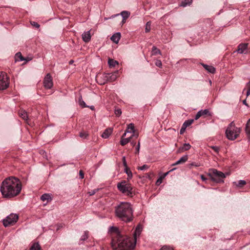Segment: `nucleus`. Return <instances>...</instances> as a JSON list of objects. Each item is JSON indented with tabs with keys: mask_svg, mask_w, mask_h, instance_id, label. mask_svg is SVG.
I'll return each instance as SVG.
<instances>
[{
	"mask_svg": "<svg viewBox=\"0 0 250 250\" xmlns=\"http://www.w3.org/2000/svg\"><path fill=\"white\" fill-rule=\"evenodd\" d=\"M141 231V228L137 226L133 233V237L118 235L117 240L113 239L111 242L112 248L115 250H133L136 244L137 236Z\"/></svg>",
	"mask_w": 250,
	"mask_h": 250,
	"instance_id": "f257e3e1",
	"label": "nucleus"
},
{
	"mask_svg": "<svg viewBox=\"0 0 250 250\" xmlns=\"http://www.w3.org/2000/svg\"><path fill=\"white\" fill-rule=\"evenodd\" d=\"M21 189L20 181L17 178L10 177L5 179L0 186V191L3 197L11 198L18 195Z\"/></svg>",
	"mask_w": 250,
	"mask_h": 250,
	"instance_id": "f03ea898",
	"label": "nucleus"
},
{
	"mask_svg": "<svg viewBox=\"0 0 250 250\" xmlns=\"http://www.w3.org/2000/svg\"><path fill=\"white\" fill-rule=\"evenodd\" d=\"M133 210L128 202H121L115 208L116 216L125 223L131 222L133 219Z\"/></svg>",
	"mask_w": 250,
	"mask_h": 250,
	"instance_id": "7ed1b4c3",
	"label": "nucleus"
},
{
	"mask_svg": "<svg viewBox=\"0 0 250 250\" xmlns=\"http://www.w3.org/2000/svg\"><path fill=\"white\" fill-rule=\"evenodd\" d=\"M241 132V128L237 127L234 122H231L227 127L225 131L226 137L231 141H233L239 137Z\"/></svg>",
	"mask_w": 250,
	"mask_h": 250,
	"instance_id": "20e7f679",
	"label": "nucleus"
},
{
	"mask_svg": "<svg viewBox=\"0 0 250 250\" xmlns=\"http://www.w3.org/2000/svg\"><path fill=\"white\" fill-rule=\"evenodd\" d=\"M117 188L119 191L128 196L132 197L134 194L133 188L126 181H122L117 184Z\"/></svg>",
	"mask_w": 250,
	"mask_h": 250,
	"instance_id": "39448f33",
	"label": "nucleus"
},
{
	"mask_svg": "<svg viewBox=\"0 0 250 250\" xmlns=\"http://www.w3.org/2000/svg\"><path fill=\"white\" fill-rule=\"evenodd\" d=\"M209 179H207L203 175L201 176V179L203 181H209L211 184L219 183V171L215 169H210L208 171Z\"/></svg>",
	"mask_w": 250,
	"mask_h": 250,
	"instance_id": "423d86ee",
	"label": "nucleus"
},
{
	"mask_svg": "<svg viewBox=\"0 0 250 250\" xmlns=\"http://www.w3.org/2000/svg\"><path fill=\"white\" fill-rule=\"evenodd\" d=\"M118 71H116L111 73H104L101 76V78L103 79V81L101 82L100 84H104L108 82H111L115 81L118 77Z\"/></svg>",
	"mask_w": 250,
	"mask_h": 250,
	"instance_id": "0eeeda50",
	"label": "nucleus"
},
{
	"mask_svg": "<svg viewBox=\"0 0 250 250\" xmlns=\"http://www.w3.org/2000/svg\"><path fill=\"white\" fill-rule=\"evenodd\" d=\"M18 218L19 216L17 214L11 213L3 219V225L5 227L13 225L17 222Z\"/></svg>",
	"mask_w": 250,
	"mask_h": 250,
	"instance_id": "6e6552de",
	"label": "nucleus"
},
{
	"mask_svg": "<svg viewBox=\"0 0 250 250\" xmlns=\"http://www.w3.org/2000/svg\"><path fill=\"white\" fill-rule=\"evenodd\" d=\"M9 84V79L6 73L0 72V90L6 89Z\"/></svg>",
	"mask_w": 250,
	"mask_h": 250,
	"instance_id": "1a4fd4ad",
	"label": "nucleus"
},
{
	"mask_svg": "<svg viewBox=\"0 0 250 250\" xmlns=\"http://www.w3.org/2000/svg\"><path fill=\"white\" fill-rule=\"evenodd\" d=\"M44 87L47 89H50L53 86L52 77L49 73L46 74L43 80Z\"/></svg>",
	"mask_w": 250,
	"mask_h": 250,
	"instance_id": "9d476101",
	"label": "nucleus"
},
{
	"mask_svg": "<svg viewBox=\"0 0 250 250\" xmlns=\"http://www.w3.org/2000/svg\"><path fill=\"white\" fill-rule=\"evenodd\" d=\"M83 40L85 42H88L90 41L91 39V35L90 33V31H88L86 32H84L82 35Z\"/></svg>",
	"mask_w": 250,
	"mask_h": 250,
	"instance_id": "9b49d317",
	"label": "nucleus"
},
{
	"mask_svg": "<svg viewBox=\"0 0 250 250\" xmlns=\"http://www.w3.org/2000/svg\"><path fill=\"white\" fill-rule=\"evenodd\" d=\"M15 59L16 62L18 61H26V62H28L30 60L29 58H24L21 55V52H18L15 55Z\"/></svg>",
	"mask_w": 250,
	"mask_h": 250,
	"instance_id": "f8f14e48",
	"label": "nucleus"
},
{
	"mask_svg": "<svg viewBox=\"0 0 250 250\" xmlns=\"http://www.w3.org/2000/svg\"><path fill=\"white\" fill-rule=\"evenodd\" d=\"M247 49V44L246 43L244 44H240L238 46V49L237 50V52L238 53L242 54L245 53Z\"/></svg>",
	"mask_w": 250,
	"mask_h": 250,
	"instance_id": "ddd939ff",
	"label": "nucleus"
},
{
	"mask_svg": "<svg viewBox=\"0 0 250 250\" xmlns=\"http://www.w3.org/2000/svg\"><path fill=\"white\" fill-rule=\"evenodd\" d=\"M201 65L208 72L210 73H214L215 72V68L211 65L205 64L204 63H201Z\"/></svg>",
	"mask_w": 250,
	"mask_h": 250,
	"instance_id": "4468645a",
	"label": "nucleus"
},
{
	"mask_svg": "<svg viewBox=\"0 0 250 250\" xmlns=\"http://www.w3.org/2000/svg\"><path fill=\"white\" fill-rule=\"evenodd\" d=\"M121 38V33L119 32L114 34L111 37V40L114 42L117 43H118Z\"/></svg>",
	"mask_w": 250,
	"mask_h": 250,
	"instance_id": "2eb2a0df",
	"label": "nucleus"
},
{
	"mask_svg": "<svg viewBox=\"0 0 250 250\" xmlns=\"http://www.w3.org/2000/svg\"><path fill=\"white\" fill-rule=\"evenodd\" d=\"M188 159V155H184L182 156L179 160L176 161L174 164H172V166H175L179 164H183L186 162Z\"/></svg>",
	"mask_w": 250,
	"mask_h": 250,
	"instance_id": "dca6fc26",
	"label": "nucleus"
},
{
	"mask_svg": "<svg viewBox=\"0 0 250 250\" xmlns=\"http://www.w3.org/2000/svg\"><path fill=\"white\" fill-rule=\"evenodd\" d=\"M126 132H127L128 133H133V134H134V136H135L136 137H137L138 136V134H134V125L133 124H130L128 125L127 128L125 130Z\"/></svg>",
	"mask_w": 250,
	"mask_h": 250,
	"instance_id": "f3484780",
	"label": "nucleus"
},
{
	"mask_svg": "<svg viewBox=\"0 0 250 250\" xmlns=\"http://www.w3.org/2000/svg\"><path fill=\"white\" fill-rule=\"evenodd\" d=\"M20 116L24 120L27 121L28 116L27 113L24 110H21L19 112Z\"/></svg>",
	"mask_w": 250,
	"mask_h": 250,
	"instance_id": "a211bd4d",
	"label": "nucleus"
},
{
	"mask_svg": "<svg viewBox=\"0 0 250 250\" xmlns=\"http://www.w3.org/2000/svg\"><path fill=\"white\" fill-rule=\"evenodd\" d=\"M134 135V134H132L130 137H128L127 138H121L120 144L123 146H125L126 144H127V143L131 141V139Z\"/></svg>",
	"mask_w": 250,
	"mask_h": 250,
	"instance_id": "6ab92c4d",
	"label": "nucleus"
},
{
	"mask_svg": "<svg viewBox=\"0 0 250 250\" xmlns=\"http://www.w3.org/2000/svg\"><path fill=\"white\" fill-rule=\"evenodd\" d=\"M111 132H112L111 129H110V128L106 129L104 130V131L102 134V137L103 138H105V139L109 137V136L111 134Z\"/></svg>",
	"mask_w": 250,
	"mask_h": 250,
	"instance_id": "aec40b11",
	"label": "nucleus"
},
{
	"mask_svg": "<svg viewBox=\"0 0 250 250\" xmlns=\"http://www.w3.org/2000/svg\"><path fill=\"white\" fill-rule=\"evenodd\" d=\"M29 250H42V249L39 243L35 242L32 244Z\"/></svg>",
	"mask_w": 250,
	"mask_h": 250,
	"instance_id": "412c9836",
	"label": "nucleus"
},
{
	"mask_svg": "<svg viewBox=\"0 0 250 250\" xmlns=\"http://www.w3.org/2000/svg\"><path fill=\"white\" fill-rule=\"evenodd\" d=\"M230 174V172L229 171H227L225 173L220 171V184L224 182V181L222 180V179L226 178L227 176L229 175Z\"/></svg>",
	"mask_w": 250,
	"mask_h": 250,
	"instance_id": "4be33fe9",
	"label": "nucleus"
},
{
	"mask_svg": "<svg viewBox=\"0 0 250 250\" xmlns=\"http://www.w3.org/2000/svg\"><path fill=\"white\" fill-rule=\"evenodd\" d=\"M108 64L110 67H114L116 65L119 64L118 62L113 59H109Z\"/></svg>",
	"mask_w": 250,
	"mask_h": 250,
	"instance_id": "5701e85b",
	"label": "nucleus"
},
{
	"mask_svg": "<svg viewBox=\"0 0 250 250\" xmlns=\"http://www.w3.org/2000/svg\"><path fill=\"white\" fill-rule=\"evenodd\" d=\"M233 184L236 187L239 188H242L246 184V182L245 180H240L237 182H234Z\"/></svg>",
	"mask_w": 250,
	"mask_h": 250,
	"instance_id": "b1692460",
	"label": "nucleus"
},
{
	"mask_svg": "<svg viewBox=\"0 0 250 250\" xmlns=\"http://www.w3.org/2000/svg\"><path fill=\"white\" fill-rule=\"evenodd\" d=\"M125 172L127 175V180H130L132 177V173L128 167H125Z\"/></svg>",
	"mask_w": 250,
	"mask_h": 250,
	"instance_id": "393cba45",
	"label": "nucleus"
},
{
	"mask_svg": "<svg viewBox=\"0 0 250 250\" xmlns=\"http://www.w3.org/2000/svg\"><path fill=\"white\" fill-rule=\"evenodd\" d=\"M191 147V146L189 143L184 144L182 147L180 148V149L182 151H187L189 150Z\"/></svg>",
	"mask_w": 250,
	"mask_h": 250,
	"instance_id": "a878e982",
	"label": "nucleus"
},
{
	"mask_svg": "<svg viewBox=\"0 0 250 250\" xmlns=\"http://www.w3.org/2000/svg\"><path fill=\"white\" fill-rule=\"evenodd\" d=\"M119 14L122 16L123 19L125 20H126L130 16V12L127 11H123Z\"/></svg>",
	"mask_w": 250,
	"mask_h": 250,
	"instance_id": "bb28decb",
	"label": "nucleus"
},
{
	"mask_svg": "<svg viewBox=\"0 0 250 250\" xmlns=\"http://www.w3.org/2000/svg\"><path fill=\"white\" fill-rule=\"evenodd\" d=\"M245 130L248 136L250 138V119L247 122Z\"/></svg>",
	"mask_w": 250,
	"mask_h": 250,
	"instance_id": "cd10ccee",
	"label": "nucleus"
},
{
	"mask_svg": "<svg viewBox=\"0 0 250 250\" xmlns=\"http://www.w3.org/2000/svg\"><path fill=\"white\" fill-rule=\"evenodd\" d=\"M201 113V117L204 116L205 117L207 116H210L209 110L208 109L201 110L199 111Z\"/></svg>",
	"mask_w": 250,
	"mask_h": 250,
	"instance_id": "c85d7f7f",
	"label": "nucleus"
},
{
	"mask_svg": "<svg viewBox=\"0 0 250 250\" xmlns=\"http://www.w3.org/2000/svg\"><path fill=\"white\" fill-rule=\"evenodd\" d=\"M41 199L42 201H47V202L49 200H51L50 196L48 194H46V193L42 195L41 197Z\"/></svg>",
	"mask_w": 250,
	"mask_h": 250,
	"instance_id": "c756f323",
	"label": "nucleus"
},
{
	"mask_svg": "<svg viewBox=\"0 0 250 250\" xmlns=\"http://www.w3.org/2000/svg\"><path fill=\"white\" fill-rule=\"evenodd\" d=\"M89 134L88 133L83 130L82 131L79 133V136L83 139H85L87 138Z\"/></svg>",
	"mask_w": 250,
	"mask_h": 250,
	"instance_id": "7c9ffc66",
	"label": "nucleus"
},
{
	"mask_svg": "<svg viewBox=\"0 0 250 250\" xmlns=\"http://www.w3.org/2000/svg\"><path fill=\"white\" fill-rule=\"evenodd\" d=\"M193 119L186 120L183 124V125L187 128V127L193 123Z\"/></svg>",
	"mask_w": 250,
	"mask_h": 250,
	"instance_id": "2f4dec72",
	"label": "nucleus"
},
{
	"mask_svg": "<svg viewBox=\"0 0 250 250\" xmlns=\"http://www.w3.org/2000/svg\"><path fill=\"white\" fill-rule=\"evenodd\" d=\"M152 55H156L157 54H161L160 50L155 46H153L152 47Z\"/></svg>",
	"mask_w": 250,
	"mask_h": 250,
	"instance_id": "473e14b6",
	"label": "nucleus"
},
{
	"mask_svg": "<svg viewBox=\"0 0 250 250\" xmlns=\"http://www.w3.org/2000/svg\"><path fill=\"white\" fill-rule=\"evenodd\" d=\"M78 102L80 106L82 107H86L87 106L86 105L85 102L83 100L82 96L79 98Z\"/></svg>",
	"mask_w": 250,
	"mask_h": 250,
	"instance_id": "72a5a7b5",
	"label": "nucleus"
},
{
	"mask_svg": "<svg viewBox=\"0 0 250 250\" xmlns=\"http://www.w3.org/2000/svg\"><path fill=\"white\" fill-rule=\"evenodd\" d=\"M151 29V22L150 21H148L146 22L145 28V32L146 33H148L150 31Z\"/></svg>",
	"mask_w": 250,
	"mask_h": 250,
	"instance_id": "f704fd0d",
	"label": "nucleus"
},
{
	"mask_svg": "<svg viewBox=\"0 0 250 250\" xmlns=\"http://www.w3.org/2000/svg\"><path fill=\"white\" fill-rule=\"evenodd\" d=\"M88 231H84V234L81 236L80 240L81 241H84L88 238Z\"/></svg>",
	"mask_w": 250,
	"mask_h": 250,
	"instance_id": "c9c22d12",
	"label": "nucleus"
},
{
	"mask_svg": "<svg viewBox=\"0 0 250 250\" xmlns=\"http://www.w3.org/2000/svg\"><path fill=\"white\" fill-rule=\"evenodd\" d=\"M114 113L117 116H120L122 114V110L120 108L115 109Z\"/></svg>",
	"mask_w": 250,
	"mask_h": 250,
	"instance_id": "e433bc0d",
	"label": "nucleus"
},
{
	"mask_svg": "<svg viewBox=\"0 0 250 250\" xmlns=\"http://www.w3.org/2000/svg\"><path fill=\"white\" fill-rule=\"evenodd\" d=\"M149 167L147 165H144L142 167H140L138 168V169L141 170H145L147 168H148Z\"/></svg>",
	"mask_w": 250,
	"mask_h": 250,
	"instance_id": "4c0bfd02",
	"label": "nucleus"
},
{
	"mask_svg": "<svg viewBox=\"0 0 250 250\" xmlns=\"http://www.w3.org/2000/svg\"><path fill=\"white\" fill-rule=\"evenodd\" d=\"M30 23L32 26L35 27L37 28H39L40 27V25L35 21H30Z\"/></svg>",
	"mask_w": 250,
	"mask_h": 250,
	"instance_id": "58836bf2",
	"label": "nucleus"
},
{
	"mask_svg": "<svg viewBox=\"0 0 250 250\" xmlns=\"http://www.w3.org/2000/svg\"><path fill=\"white\" fill-rule=\"evenodd\" d=\"M99 189H93V190H92L88 192V193L90 195V196H92V195H94L96 192Z\"/></svg>",
	"mask_w": 250,
	"mask_h": 250,
	"instance_id": "ea45409f",
	"label": "nucleus"
},
{
	"mask_svg": "<svg viewBox=\"0 0 250 250\" xmlns=\"http://www.w3.org/2000/svg\"><path fill=\"white\" fill-rule=\"evenodd\" d=\"M155 65L159 67H161L162 66L161 61L160 60H157L155 62Z\"/></svg>",
	"mask_w": 250,
	"mask_h": 250,
	"instance_id": "a19ab883",
	"label": "nucleus"
},
{
	"mask_svg": "<svg viewBox=\"0 0 250 250\" xmlns=\"http://www.w3.org/2000/svg\"><path fill=\"white\" fill-rule=\"evenodd\" d=\"M122 161H123V165L125 167H127L125 156L123 157Z\"/></svg>",
	"mask_w": 250,
	"mask_h": 250,
	"instance_id": "79ce46f5",
	"label": "nucleus"
},
{
	"mask_svg": "<svg viewBox=\"0 0 250 250\" xmlns=\"http://www.w3.org/2000/svg\"><path fill=\"white\" fill-rule=\"evenodd\" d=\"M186 129V127H185V126H184L183 125L182 126V127L180 129V133L181 134H182L184 133V132L185 131V130Z\"/></svg>",
	"mask_w": 250,
	"mask_h": 250,
	"instance_id": "37998d69",
	"label": "nucleus"
},
{
	"mask_svg": "<svg viewBox=\"0 0 250 250\" xmlns=\"http://www.w3.org/2000/svg\"><path fill=\"white\" fill-rule=\"evenodd\" d=\"M79 175L81 179H83L84 178V173L83 170H81L79 171Z\"/></svg>",
	"mask_w": 250,
	"mask_h": 250,
	"instance_id": "c03bdc74",
	"label": "nucleus"
},
{
	"mask_svg": "<svg viewBox=\"0 0 250 250\" xmlns=\"http://www.w3.org/2000/svg\"><path fill=\"white\" fill-rule=\"evenodd\" d=\"M201 113L199 112V111H198L196 115H195V120H197L200 117H201Z\"/></svg>",
	"mask_w": 250,
	"mask_h": 250,
	"instance_id": "a18cd8bd",
	"label": "nucleus"
},
{
	"mask_svg": "<svg viewBox=\"0 0 250 250\" xmlns=\"http://www.w3.org/2000/svg\"><path fill=\"white\" fill-rule=\"evenodd\" d=\"M211 148L216 152H219V147L217 146H211Z\"/></svg>",
	"mask_w": 250,
	"mask_h": 250,
	"instance_id": "49530a36",
	"label": "nucleus"
},
{
	"mask_svg": "<svg viewBox=\"0 0 250 250\" xmlns=\"http://www.w3.org/2000/svg\"><path fill=\"white\" fill-rule=\"evenodd\" d=\"M110 230L111 231L116 232L118 231V228L115 227H111Z\"/></svg>",
	"mask_w": 250,
	"mask_h": 250,
	"instance_id": "de8ad7c7",
	"label": "nucleus"
},
{
	"mask_svg": "<svg viewBox=\"0 0 250 250\" xmlns=\"http://www.w3.org/2000/svg\"><path fill=\"white\" fill-rule=\"evenodd\" d=\"M188 4V3L187 2V0H185V1H182L181 5L183 6H186Z\"/></svg>",
	"mask_w": 250,
	"mask_h": 250,
	"instance_id": "09e8293b",
	"label": "nucleus"
},
{
	"mask_svg": "<svg viewBox=\"0 0 250 250\" xmlns=\"http://www.w3.org/2000/svg\"><path fill=\"white\" fill-rule=\"evenodd\" d=\"M176 168H174L171 170H170L169 171L165 173L164 174V176L163 177V178H164L165 177H166L170 172L173 171V170L175 169Z\"/></svg>",
	"mask_w": 250,
	"mask_h": 250,
	"instance_id": "8fccbe9b",
	"label": "nucleus"
},
{
	"mask_svg": "<svg viewBox=\"0 0 250 250\" xmlns=\"http://www.w3.org/2000/svg\"><path fill=\"white\" fill-rule=\"evenodd\" d=\"M119 15H120L119 14H115V15H112L110 18H105V20H108V19H109L114 18H115V17L118 16Z\"/></svg>",
	"mask_w": 250,
	"mask_h": 250,
	"instance_id": "3c124183",
	"label": "nucleus"
},
{
	"mask_svg": "<svg viewBox=\"0 0 250 250\" xmlns=\"http://www.w3.org/2000/svg\"><path fill=\"white\" fill-rule=\"evenodd\" d=\"M139 149H140V142L138 143L137 146L136 147V152H135L136 153H139Z\"/></svg>",
	"mask_w": 250,
	"mask_h": 250,
	"instance_id": "603ef678",
	"label": "nucleus"
},
{
	"mask_svg": "<svg viewBox=\"0 0 250 250\" xmlns=\"http://www.w3.org/2000/svg\"><path fill=\"white\" fill-rule=\"evenodd\" d=\"M126 133H128L127 132H126V131H125V133L123 134L121 138H125V136H126Z\"/></svg>",
	"mask_w": 250,
	"mask_h": 250,
	"instance_id": "864d4df0",
	"label": "nucleus"
},
{
	"mask_svg": "<svg viewBox=\"0 0 250 250\" xmlns=\"http://www.w3.org/2000/svg\"><path fill=\"white\" fill-rule=\"evenodd\" d=\"M250 95V90L248 89L247 91V93H246L247 97H248Z\"/></svg>",
	"mask_w": 250,
	"mask_h": 250,
	"instance_id": "5fc2aeb1",
	"label": "nucleus"
},
{
	"mask_svg": "<svg viewBox=\"0 0 250 250\" xmlns=\"http://www.w3.org/2000/svg\"><path fill=\"white\" fill-rule=\"evenodd\" d=\"M243 104L245 105H246V106H248V104H247V102H246V100H244L243 101Z\"/></svg>",
	"mask_w": 250,
	"mask_h": 250,
	"instance_id": "6e6d98bb",
	"label": "nucleus"
},
{
	"mask_svg": "<svg viewBox=\"0 0 250 250\" xmlns=\"http://www.w3.org/2000/svg\"><path fill=\"white\" fill-rule=\"evenodd\" d=\"M167 249V246H164L160 250H166Z\"/></svg>",
	"mask_w": 250,
	"mask_h": 250,
	"instance_id": "4d7b16f0",
	"label": "nucleus"
},
{
	"mask_svg": "<svg viewBox=\"0 0 250 250\" xmlns=\"http://www.w3.org/2000/svg\"><path fill=\"white\" fill-rule=\"evenodd\" d=\"M247 85L248 87V89L250 90V81L247 83Z\"/></svg>",
	"mask_w": 250,
	"mask_h": 250,
	"instance_id": "13d9d810",
	"label": "nucleus"
},
{
	"mask_svg": "<svg viewBox=\"0 0 250 250\" xmlns=\"http://www.w3.org/2000/svg\"><path fill=\"white\" fill-rule=\"evenodd\" d=\"M166 250H173V249L172 248H170L169 247L167 246V249H166Z\"/></svg>",
	"mask_w": 250,
	"mask_h": 250,
	"instance_id": "bf43d9fd",
	"label": "nucleus"
},
{
	"mask_svg": "<svg viewBox=\"0 0 250 250\" xmlns=\"http://www.w3.org/2000/svg\"><path fill=\"white\" fill-rule=\"evenodd\" d=\"M162 178H160V179H159L157 181V183H158V182H160V183H161V181H162Z\"/></svg>",
	"mask_w": 250,
	"mask_h": 250,
	"instance_id": "052dcab7",
	"label": "nucleus"
},
{
	"mask_svg": "<svg viewBox=\"0 0 250 250\" xmlns=\"http://www.w3.org/2000/svg\"><path fill=\"white\" fill-rule=\"evenodd\" d=\"M126 21V20H124V19H123V20L122 21V24H124Z\"/></svg>",
	"mask_w": 250,
	"mask_h": 250,
	"instance_id": "680f3d73",
	"label": "nucleus"
},
{
	"mask_svg": "<svg viewBox=\"0 0 250 250\" xmlns=\"http://www.w3.org/2000/svg\"><path fill=\"white\" fill-rule=\"evenodd\" d=\"M73 62H74V61H73V60H70V61H69V64H72V63H73Z\"/></svg>",
	"mask_w": 250,
	"mask_h": 250,
	"instance_id": "e2e57ef3",
	"label": "nucleus"
},
{
	"mask_svg": "<svg viewBox=\"0 0 250 250\" xmlns=\"http://www.w3.org/2000/svg\"><path fill=\"white\" fill-rule=\"evenodd\" d=\"M90 108L92 110H94V106L92 105L90 107Z\"/></svg>",
	"mask_w": 250,
	"mask_h": 250,
	"instance_id": "0e129e2a",
	"label": "nucleus"
},
{
	"mask_svg": "<svg viewBox=\"0 0 250 250\" xmlns=\"http://www.w3.org/2000/svg\"><path fill=\"white\" fill-rule=\"evenodd\" d=\"M191 166H196V167L198 166V165H195V164H194V163H191Z\"/></svg>",
	"mask_w": 250,
	"mask_h": 250,
	"instance_id": "69168bd1",
	"label": "nucleus"
},
{
	"mask_svg": "<svg viewBox=\"0 0 250 250\" xmlns=\"http://www.w3.org/2000/svg\"><path fill=\"white\" fill-rule=\"evenodd\" d=\"M131 144H132V145H133V146L135 145V143H134L133 142H132V143H131Z\"/></svg>",
	"mask_w": 250,
	"mask_h": 250,
	"instance_id": "338daca9",
	"label": "nucleus"
}]
</instances>
